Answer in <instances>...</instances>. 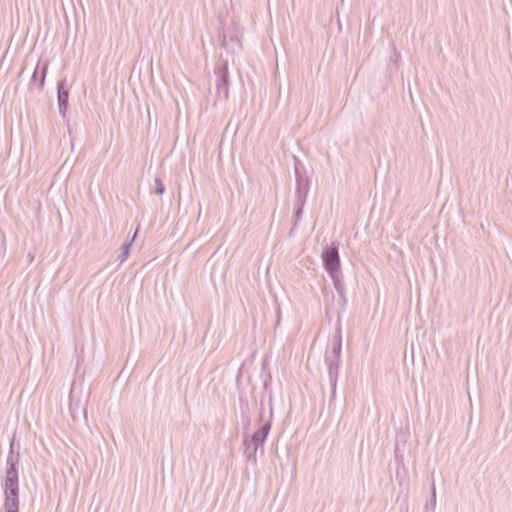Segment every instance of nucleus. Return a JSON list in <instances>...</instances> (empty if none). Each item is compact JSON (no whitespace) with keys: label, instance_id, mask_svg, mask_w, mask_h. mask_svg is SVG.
<instances>
[{"label":"nucleus","instance_id":"1","mask_svg":"<svg viewBox=\"0 0 512 512\" xmlns=\"http://www.w3.org/2000/svg\"><path fill=\"white\" fill-rule=\"evenodd\" d=\"M20 453L15 450V439L10 442L6 459L5 479L3 483L4 511L19 512V470Z\"/></svg>","mask_w":512,"mask_h":512},{"label":"nucleus","instance_id":"2","mask_svg":"<svg viewBox=\"0 0 512 512\" xmlns=\"http://www.w3.org/2000/svg\"><path fill=\"white\" fill-rule=\"evenodd\" d=\"M341 351H342V336L341 330L336 329L335 334L331 340V350L326 352L325 354V364L328 370V378L331 387V400L335 398L336 395V387L338 380V373L340 367V359H341Z\"/></svg>","mask_w":512,"mask_h":512},{"label":"nucleus","instance_id":"3","mask_svg":"<svg viewBox=\"0 0 512 512\" xmlns=\"http://www.w3.org/2000/svg\"><path fill=\"white\" fill-rule=\"evenodd\" d=\"M271 429V420L264 423L257 431L251 436L243 435V447L244 455L247 461L256 463L257 462V451L260 448L263 451V445L267 439L269 431Z\"/></svg>","mask_w":512,"mask_h":512},{"label":"nucleus","instance_id":"4","mask_svg":"<svg viewBox=\"0 0 512 512\" xmlns=\"http://www.w3.org/2000/svg\"><path fill=\"white\" fill-rule=\"evenodd\" d=\"M214 75L216 77L215 81V101H226L229 97V69H228V61L219 59L214 67Z\"/></svg>","mask_w":512,"mask_h":512},{"label":"nucleus","instance_id":"5","mask_svg":"<svg viewBox=\"0 0 512 512\" xmlns=\"http://www.w3.org/2000/svg\"><path fill=\"white\" fill-rule=\"evenodd\" d=\"M323 266L331 278L341 276L338 245L332 243L322 254Z\"/></svg>","mask_w":512,"mask_h":512},{"label":"nucleus","instance_id":"6","mask_svg":"<svg viewBox=\"0 0 512 512\" xmlns=\"http://www.w3.org/2000/svg\"><path fill=\"white\" fill-rule=\"evenodd\" d=\"M295 201L306 202L307 195L310 189V180L305 172H301L298 167H295Z\"/></svg>","mask_w":512,"mask_h":512},{"label":"nucleus","instance_id":"7","mask_svg":"<svg viewBox=\"0 0 512 512\" xmlns=\"http://www.w3.org/2000/svg\"><path fill=\"white\" fill-rule=\"evenodd\" d=\"M57 102L59 114L65 117L69 102V91L64 80L57 84Z\"/></svg>","mask_w":512,"mask_h":512},{"label":"nucleus","instance_id":"8","mask_svg":"<svg viewBox=\"0 0 512 512\" xmlns=\"http://www.w3.org/2000/svg\"><path fill=\"white\" fill-rule=\"evenodd\" d=\"M332 281H333V286L339 296V306L341 308L342 311H345L346 310V307H347V304H348V300H347V297H346V292H345V285H344V282L343 280L341 279L340 276H336L334 278H331Z\"/></svg>","mask_w":512,"mask_h":512},{"label":"nucleus","instance_id":"9","mask_svg":"<svg viewBox=\"0 0 512 512\" xmlns=\"http://www.w3.org/2000/svg\"><path fill=\"white\" fill-rule=\"evenodd\" d=\"M221 47L227 51H234L236 47L240 46V40L237 36L223 32L220 36Z\"/></svg>","mask_w":512,"mask_h":512},{"label":"nucleus","instance_id":"10","mask_svg":"<svg viewBox=\"0 0 512 512\" xmlns=\"http://www.w3.org/2000/svg\"><path fill=\"white\" fill-rule=\"evenodd\" d=\"M47 70H48V63L47 62H44L42 64V66H40V63L38 62L36 67H35V69H34V71H33V74H32V77H31L29 85L31 86L32 84H34L37 81L38 73L40 71L41 72V78H40V82H39V89H43L44 83H45V77H46V74H47Z\"/></svg>","mask_w":512,"mask_h":512},{"label":"nucleus","instance_id":"11","mask_svg":"<svg viewBox=\"0 0 512 512\" xmlns=\"http://www.w3.org/2000/svg\"><path fill=\"white\" fill-rule=\"evenodd\" d=\"M304 205H305V202L295 201V210H294V214H293L294 223H293V227L290 230V234H292L295 230L298 229L299 222L302 218Z\"/></svg>","mask_w":512,"mask_h":512},{"label":"nucleus","instance_id":"12","mask_svg":"<svg viewBox=\"0 0 512 512\" xmlns=\"http://www.w3.org/2000/svg\"><path fill=\"white\" fill-rule=\"evenodd\" d=\"M430 492H431V495H430V498L427 500V502L425 504L424 512H433L435 510V507H436V487H435L434 482H432V484H431Z\"/></svg>","mask_w":512,"mask_h":512},{"label":"nucleus","instance_id":"13","mask_svg":"<svg viewBox=\"0 0 512 512\" xmlns=\"http://www.w3.org/2000/svg\"><path fill=\"white\" fill-rule=\"evenodd\" d=\"M137 230L135 231L134 235L132 236L131 240L129 242H125L121 247V253L118 255L117 260L120 263H123L129 256L130 247L132 245L133 240L135 239Z\"/></svg>","mask_w":512,"mask_h":512},{"label":"nucleus","instance_id":"14","mask_svg":"<svg viewBox=\"0 0 512 512\" xmlns=\"http://www.w3.org/2000/svg\"><path fill=\"white\" fill-rule=\"evenodd\" d=\"M154 189L158 195H162L165 192V186L160 178L154 179Z\"/></svg>","mask_w":512,"mask_h":512},{"label":"nucleus","instance_id":"15","mask_svg":"<svg viewBox=\"0 0 512 512\" xmlns=\"http://www.w3.org/2000/svg\"><path fill=\"white\" fill-rule=\"evenodd\" d=\"M398 58H400V53L395 52V60L394 61L396 62L398 60Z\"/></svg>","mask_w":512,"mask_h":512},{"label":"nucleus","instance_id":"16","mask_svg":"<svg viewBox=\"0 0 512 512\" xmlns=\"http://www.w3.org/2000/svg\"><path fill=\"white\" fill-rule=\"evenodd\" d=\"M273 415V410H272V406H270V418L272 417Z\"/></svg>","mask_w":512,"mask_h":512}]
</instances>
